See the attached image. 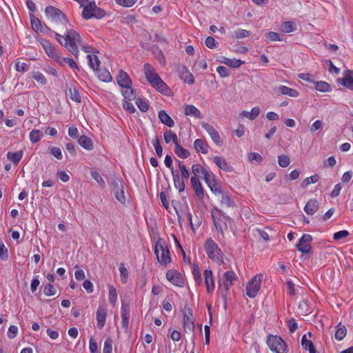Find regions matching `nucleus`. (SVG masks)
Masks as SVG:
<instances>
[{"mask_svg":"<svg viewBox=\"0 0 353 353\" xmlns=\"http://www.w3.org/2000/svg\"><path fill=\"white\" fill-rule=\"evenodd\" d=\"M56 61L59 62L61 65H64L65 64H68L71 68L79 70V67L77 64L74 62V61L72 58L69 57H61L58 55L56 58Z\"/></svg>","mask_w":353,"mask_h":353,"instance_id":"nucleus-30","label":"nucleus"},{"mask_svg":"<svg viewBox=\"0 0 353 353\" xmlns=\"http://www.w3.org/2000/svg\"><path fill=\"white\" fill-rule=\"evenodd\" d=\"M91 176L95 181H97L99 183V184L100 185L101 187H102V188L105 187V181H104L103 179L102 178V176H101V174L98 172L92 171Z\"/></svg>","mask_w":353,"mask_h":353,"instance_id":"nucleus-59","label":"nucleus"},{"mask_svg":"<svg viewBox=\"0 0 353 353\" xmlns=\"http://www.w3.org/2000/svg\"><path fill=\"white\" fill-rule=\"evenodd\" d=\"M190 183L196 196L200 199H203L204 197V190L199 178L196 176H192L190 179Z\"/></svg>","mask_w":353,"mask_h":353,"instance_id":"nucleus-18","label":"nucleus"},{"mask_svg":"<svg viewBox=\"0 0 353 353\" xmlns=\"http://www.w3.org/2000/svg\"><path fill=\"white\" fill-rule=\"evenodd\" d=\"M119 272L121 275V281L123 283H125L128 278V272L125 268L124 263H121L119 265Z\"/></svg>","mask_w":353,"mask_h":353,"instance_id":"nucleus-47","label":"nucleus"},{"mask_svg":"<svg viewBox=\"0 0 353 353\" xmlns=\"http://www.w3.org/2000/svg\"><path fill=\"white\" fill-rule=\"evenodd\" d=\"M159 119L162 123L171 128L174 125V120L166 113L165 110L159 112Z\"/></svg>","mask_w":353,"mask_h":353,"instance_id":"nucleus-26","label":"nucleus"},{"mask_svg":"<svg viewBox=\"0 0 353 353\" xmlns=\"http://www.w3.org/2000/svg\"><path fill=\"white\" fill-rule=\"evenodd\" d=\"M281 37V34L274 32H268L265 34L266 39L272 41H282Z\"/></svg>","mask_w":353,"mask_h":353,"instance_id":"nucleus-58","label":"nucleus"},{"mask_svg":"<svg viewBox=\"0 0 353 353\" xmlns=\"http://www.w3.org/2000/svg\"><path fill=\"white\" fill-rule=\"evenodd\" d=\"M251 35V32L247 30L239 28L234 31L233 37L237 39L248 37Z\"/></svg>","mask_w":353,"mask_h":353,"instance_id":"nucleus-43","label":"nucleus"},{"mask_svg":"<svg viewBox=\"0 0 353 353\" xmlns=\"http://www.w3.org/2000/svg\"><path fill=\"white\" fill-rule=\"evenodd\" d=\"M279 165L282 168H286L290 163V158L285 154H282L278 157Z\"/></svg>","mask_w":353,"mask_h":353,"instance_id":"nucleus-53","label":"nucleus"},{"mask_svg":"<svg viewBox=\"0 0 353 353\" xmlns=\"http://www.w3.org/2000/svg\"><path fill=\"white\" fill-rule=\"evenodd\" d=\"M204 276L207 292L211 294L215 288V282L212 270H205L204 271Z\"/></svg>","mask_w":353,"mask_h":353,"instance_id":"nucleus-16","label":"nucleus"},{"mask_svg":"<svg viewBox=\"0 0 353 353\" xmlns=\"http://www.w3.org/2000/svg\"><path fill=\"white\" fill-rule=\"evenodd\" d=\"M262 277V274H257L248 283L246 286V294L248 297L254 298L256 296L261 288Z\"/></svg>","mask_w":353,"mask_h":353,"instance_id":"nucleus-8","label":"nucleus"},{"mask_svg":"<svg viewBox=\"0 0 353 353\" xmlns=\"http://www.w3.org/2000/svg\"><path fill=\"white\" fill-rule=\"evenodd\" d=\"M95 71L97 72V76L101 81L110 82L112 81V78L108 70L98 68Z\"/></svg>","mask_w":353,"mask_h":353,"instance_id":"nucleus-36","label":"nucleus"},{"mask_svg":"<svg viewBox=\"0 0 353 353\" xmlns=\"http://www.w3.org/2000/svg\"><path fill=\"white\" fill-rule=\"evenodd\" d=\"M66 94L69 96L70 98L76 103H81V97L79 94V91L75 88H68L66 91Z\"/></svg>","mask_w":353,"mask_h":353,"instance_id":"nucleus-33","label":"nucleus"},{"mask_svg":"<svg viewBox=\"0 0 353 353\" xmlns=\"http://www.w3.org/2000/svg\"><path fill=\"white\" fill-rule=\"evenodd\" d=\"M136 104L139 108V110L143 112H147L149 109V105L147 103L145 100L143 99L138 98L136 100Z\"/></svg>","mask_w":353,"mask_h":353,"instance_id":"nucleus-51","label":"nucleus"},{"mask_svg":"<svg viewBox=\"0 0 353 353\" xmlns=\"http://www.w3.org/2000/svg\"><path fill=\"white\" fill-rule=\"evenodd\" d=\"M213 161L221 170L228 172L233 171L232 166L229 165L223 157L216 156L214 157Z\"/></svg>","mask_w":353,"mask_h":353,"instance_id":"nucleus-21","label":"nucleus"},{"mask_svg":"<svg viewBox=\"0 0 353 353\" xmlns=\"http://www.w3.org/2000/svg\"><path fill=\"white\" fill-rule=\"evenodd\" d=\"M184 113L187 116H193L195 118H202L200 110L193 105H186L184 110Z\"/></svg>","mask_w":353,"mask_h":353,"instance_id":"nucleus-27","label":"nucleus"},{"mask_svg":"<svg viewBox=\"0 0 353 353\" xmlns=\"http://www.w3.org/2000/svg\"><path fill=\"white\" fill-rule=\"evenodd\" d=\"M38 41H39L40 44L42 46L43 49L45 50L46 54L52 58L57 57V52L55 48L52 46V44L46 39H38Z\"/></svg>","mask_w":353,"mask_h":353,"instance_id":"nucleus-17","label":"nucleus"},{"mask_svg":"<svg viewBox=\"0 0 353 353\" xmlns=\"http://www.w3.org/2000/svg\"><path fill=\"white\" fill-rule=\"evenodd\" d=\"M90 353H98V346L96 340L92 336L89 341Z\"/></svg>","mask_w":353,"mask_h":353,"instance_id":"nucleus-64","label":"nucleus"},{"mask_svg":"<svg viewBox=\"0 0 353 353\" xmlns=\"http://www.w3.org/2000/svg\"><path fill=\"white\" fill-rule=\"evenodd\" d=\"M194 148L197 152L207 154L208 152L209 145L203 139H197L194 142Z\"/></svg>","mask_w":353,"mask_h":353,"instance_id":"nucleus-24","label":"nucleus"},{"mask_svg":"<svg viewBox=\"0 0 353 353\" xmlns=\"http://www.w3.org/2000/svg\"><path fill=\"white\" fill-rule=\"evenodd\" d=\"M117 80L119 85L121 88L132 85V81L129 75L122 70L119 72Z\"/></svg>","mask_w":353,"mask_h":353,"instance_id":"nucleus-22","label":"nucleus"},{"mask_svg":"<svg viewBox=\"0 0 353 353\" xmlns=\"http://www.w3.org/2000/svg\"><path fill=\"white\" fill-rule=\"evenodd\" d=\"M192 274L194 276V279L196 282V283L200 285L202 283V276L199 270V268L197 265H194L193 269H192Z\"/></svg>","mask_w":353,"mask_h":353,"instance_id":"nucleus-44","label":"nucleus"},{"mask_svg":"<svg viewBox=\"0 0 353 353\" xmlns=\"http://www.w3.org/2000/svg\"><path fill=\"white\" fill-rule=\"evenodd\" d=\"M165 276L173 285L178 287L183 286L184 281L179 272L170 270L166 272Z\"/></svg>","mask_w":353,"mask_h":353,"instance_id":"nucleus-12","label":"nucleus"},{"mask_svg":"<svg viewBox=\"0 0 353 353\" xmlns=\"http://www.w3.org/2000/svg\"><path fill=\"white\" fill-rule=\"evenodd\" d=\"M31 25L32 28L34 31L38 32L39 30H41V26L43 23L41 21L34 16H30Z\"/></svg>","mask_w":353,"mask_h":353,"instance_id":"nucleus-50","label":"nucleus"},{"mask_svg":"<svg viewBox=\"0 0 353 353\" xmlns=\"http://www.w3.org/2000/svg\"><path fill=\"white\" fill-rule=\"evenodd\" d=\"M23 151L19 150L15 152H8L7 154V158L12 161L15 165H17L23 157Z\"/></svg>","mask_w":353,"mask_h":353,"instance_id":"nucleus-35","label":"nucleus"},{"mask_svg":"<svg viewBox=\"0 0 353 353\" xmlns=\"http://www.w3.org/2000/svg\"><path fill=\"white\" fill-rule=\"evenodd\" d=\"M56 292V288L50 283L46 284L43 288V293L48 296H53Z\"/></svg>","mask_w":353,"mask_h":353,"instance_id":"nucleus-54","label":"nucleus"},{"mask_svg":"<svg viewBox=\"0 0 353 353\" xmlns=\"http://www.w3.org/2000/svg\"><path fill=\"white\" fill-rule=\"evenodd\" d=\"M278 91L281 94L288 95L292 97H296L299 95V92L296 90L287 87L285 85H281L278 88Z\"/></svg>","mask_w":353,"mask_h":353,"instance_id":"nucleus-29","label":"nucleus"},{"mask_svg":"<svg viewBox=\"0 0 353 353\" xmlns=\"http://www.w3.org/2000/svg\"><path fill=\"white\" fill-rule=\"evenodd\" d=\"M178 72L180 78L183 79L185 82L188 83L190 85L194 83V77L185 65L179 66Z\"/></svg>","mask_w":353,"mask_h":353,"instance_id":"nucleus-15","label":"nucleus"},{"mask_svg":"<svg viewBox=\"0 0 353 353\" xmlns=\"http://www.w3.org/2000/svg\"><path fill=\"white\" fill-rule=\"evenodd\" d=\"M110 186L116 199L122 204L125 203V196L124 195V182L123 181L114 176L111 179Z\"/></svg>","mask_w":353,"mask_h":353,"instance_id":"nucleus-5","label":"nucleus"},{"mask_svg":"<svg viewBox=\"0 0 353 353\" xmlns=\"http://www.w3.org/2000/svg\"><path fill=\"white\" fill-rule=\"evenodd\" d=\"M350 234L349 232L347 230H341L336 232L334 234L333 239L335 241H339L341 239H345Z\"/></svg>","mask_w":353,"mask_h":353,"instance_id":"nucleus-61","label":"nucleus"},{"mask_svg":"<svg viewBox=\"0 0 353 353\" xmlns=\"http://www.w3.org/2000/svg\"><path fill=\"white\" fill-rule=\"evenodd\" d=\"M32 77L37 82L40 83L42 85H45L46 83V79L41 72H34L32 74Z\"/></svg>","mask_w":353,"mask_h":353,"instance_id":"nucleus-63","label":"nucleus"},{"mask_svg":"<svg viewBox=\"0 0 353 353\" xmlns=\"http://www.w3.org/2000/svg\"><path fill=\"white\" fill-rule=\"evenodd\" d=\"M171 174L172 175L174 187L179 192H183L185 188V181L189 179L190 173H186V175L183 176V172L180 174L177 170H172Z\"/></svg>","mask_w":353,"mask_h":353,"instance_id":"nucleus-10","label":"nucleus"},{"mask_svg":"<svg viewBox=\"0 0 353 353\" xmlns=\"http://www.w3.org/2000/svg\"><path fill=\"white\" fill-rule=\"evenodd\" d=\"M125 90L122 92L123 96L125 99L132 101L136 98L134 90L132 88L131 85L124 87Z\"/></svg>","mask_w":353,"mask_h":353,"instance_id":"nucleus-41","label":"nucleus"},{"mask_svg":"<svg viewBox=\"0 0 353 353\" xmlns=\"http://www.w3.org/2000/svg\"><path fill=\"white\" fill-rule=\"evenodd\" d=\"M174 152L181 159H187L190 155V152L183 148L180 144H176L174 148Z\"/></svg>","mask_w":353,"mask_h":353,"instance_id":"nucleus-37","label":"nucleus"},{"mask_svg":"<svg viewBox=\"0 0 353 353\" xmlns=\"http://www.w3.org/2000/svg\"><path fill=\"white\" fill-rule=\"evenodd\" d=\"M315 88L320 92H330L331 91V85L325 81L315 82Z\"/></svg>","mask_w":353,"mask_h":353,"instance_id":"nucleus-39","label":"nucleus"},{"mask_svg":"<svg viewBox=\"0 0 353 353\" xmlns=\"http://www.w3.org/2000/svg\"><path fill=\"white\" fill-rule=\"evenodd\" d=\"M237 279V276L232 270L225 272L223 278L219 281V290L221 299L224 301L225 306L226 305L227 296L230 287L233 285V281Z\"/></svg>","mask_w":353,"mask_h":353,"instance_id":"nucleus-3","label":"nucleus"},{"mask_svg":"<svg viewBox=\"0 0 353 353\" xmlns=\"http://www.w3.org/2000/svg\"><path fill=\"white\" fill-rule=\"evenodd\" d=\"M309 234H304L302 237L300 239L299 243L296 244V247L298 250L301 252V256L300 259L301 261L305 260L309 254Z\"/></svg>","mask_w":353,"mask_h":353,"instance_id":"nucleus-11","label":"nucleus"},{"mask_svg":"<svg viewBox=\"0 0 353 353\" xmlns=\"http://www.w3.org/2000/svg\"><path fill=\"white\" fill-rule=\"evenodd\" d=\"M208 186L210 188V190L215 194H221L223 193L221 190V185L216 181V180L210 183V184H208Z\"/></svg>","mask_w":353,"mask_h":353,"instance_id":"nucleus-45","label":"nucleus"},{"mask_svg":"<svg viewBox=\"0 0 353 353\" xmlns=\"http://www.w3.org/2000/svg\"><path fill=\"white\" fill-rule=\"evenodd\" d=\"M205 168L200 164H193L192 165V172L194 174V176L199 178L201 174H203Z\"/></svg>","mask_w":353,"mask_h":353,"instance_id":"nucleus-48","label":"nucleus"},{"mask_svg":"<svg viewBox=\"0 0 353 353\" xmlns=\"http://www.w3.org/2000/svg\"><path fill=\"white\" fill-rule=\"evenodd\" d=\"M281 30L285 33H290L294 30V23L292 21H285L281 24Z\"/></svg>","mask_w":353,"mask_h":353,"instance_id":"nucleus-46","label":"nucleus"},{"mask_svg":"<svg viewBox=\"0 0 353 353\" xmlns=\"http://www.w3.org/2000/svg\"><path fill=\"white\" fill-rule=\"evenodd\" d=\"M45 12L46 15H48L49 17H51V19L55 22L60 21L64 25L69 23V21L66 18V15L63 14L59 9L54 6H47L46 8Z\"/></svg>","mask_w":353,"mask_h":353,"instance_id":"nucleus-9","label":"nucleus"},{"mask_svg":"<svg viewBox=\"0 0 353 353\" xmlns=\"http://www.w3.org/2000/svg\"><path fill=\"white\" fill-rule=\"evenodd\" d=\"M79 144L87 150L93 149V143L90 138L85 135H82L78 139Z\"/></svg>","mask_w":353,"mask_h":353,"instance_id":"nucleus-28","label":"nucleus"},{"mask_svg":"<svg viewBox=\"0 0 353 353\" xmlns=\"http://www.w3.org/2000/svg\"><path fill=\"white\" fill-rule=\"evenodd\" d=\"M259 114L260 108L258 106H256L254 107L250 112L243 111L240 115L241 117H246L250 120H254L259 116Z\"/></svg>","mask_w":353,"mask_h":353,"instance_id":"nucleus-34","label":"nucleus"},{"mask_svg":"<svg viewBox=\"0 0 353 353\" xmlns=\"http://www.w3.org/2000/svg\"><path fill=\"white\" fill-rule=\"evenodd\" d=\"M112 339L110 338H107L104 342L103 353H112Z\"/></svg>","mask_w":353,"mask_h":353,"instance_id":"nucleus-56","label":"nucleus"},{"mask_svg":"<svg viewBox=\"0 0 353 353\" xmlns=\"http://www.w3.org/2000/svg\"><path fill=\"white\" fill-rule=\"evenodd\" d=\"M83 7L82 17L86 20L92 18V14H94V10L97 9L95 2L88 1Z\"/></svg>","mask_w":353,"mask_h":353,"instance_id":"nucleus-20","label":"nucleus"},{"mask_svg":"<svg viewBox=\"0 0 353 353\" xmlns=\"http://www.w3.org/2000/svg\"><path fill=\"white\" fill-rule=\"evenodd\" d=\"M87 59L88 60L89 65L92 69L96 70L99 68L101 61L97 56L88 54L87 55Z\"/></svg>","mask_w":353,"mask_h":353,"instance_id":"nucleus-38","label":"nucleus"},{"mask_svg":"<svg viewBox=\"0 0 353 353\" xmlns=\"http://www.w3.org/2000/svg\"><path fill=\"white\" fill-rule=\"evenodd\" d=\"M342 81V84L345 87L353 90V70H347L344 73Z\"/></svg>","mask_w":353,"mask_h":353,"instance_id":"nucleus-25","label":"nucleus"},{"mask_svg":"<svg viewBox=\"0 0 353 353\" xmlns=\"http://www.w3.org/2000/svg\"><path fill=\"white\" fill-rule=\"evenodd\" d=\"M117 299V293L116 288L112 286H109V301L110 303L114 305Z\"/></svg>","mask_w":353,"mask_h":353,"instance_id":"nucleus-49","label":"nucleus"},{"mask_svg":"<svg viewBox=\"0 0 353 353\" xmlns=\"http://www.w3.org/2000/svg\"><path fill=\"white\" fill-rule=\"evenodd\" d=\"M121 326L123 329L127 330L128 328L129 318H130V305L128 303H123L121 309Z\"/></svg>","mask_w":353,"mask_h":353,"instance_id":"nucleus-19","label":"nucleus"},{"mask_svg":"<svg viewBox=\"0 0 353 353\" xmlns=\"http://www.w3.org/2000/svg\"><path fill=\"white\" fill-rule=\"evenodd\" d=\"M143 68L145 78L150 85L159 92L165 95H169L171 91L170 89L159 74L154 72V68L148 63L144 64Z\"/></svg>","mask_w":353,"mask_h":353,"instance_id":"nucleus-2","label":"nucleus"},{"mask_svg":"<svg viewBox=\"0 0 353 353\" xmlns=\"http://www.w3.org/2000/svg\"><path fill=\"white\" fill-rule=\"evenodd\" d=\"M267 344L270 349L276 353L287 352V345L285 341L279 336L269 335L267 339Z\"/></svg>","mask_w":353,"mask_h":353,"instance_id":"nucleus-7","label":"nucleus"},{"mask_svg":"<svg viewBox=\"0 0 353 353\" xmlns=\"http://www.w3.org/2000/svg\"><path fill=\"white\" fill-rule=\"evenodd\" d=\"M208 256L216 262L222 261V252L217 244L212 239L206 240L204 245Z\"/></svg>","mask_w":353,"mask_h":353,"instance_id":"nucleus-6","label":"nucleus"},{"mask_svg":"<svg viewBox=\"0 0 353 353\" xmlns=\"http://www.w3.org/2000/svg\"><path fill=\"white\" fill-rule=\"evenodd\" d=\"M187 310L188 314H184L183 315V329L185 332L189 331L192 332L194 330L192 310L189 307Z\"/></svg>","mask_w":353,"mask_h":353,"instance_id":"nucleus-13","label":"nucleus"},{"mask_svg":"<svg viewBox=\"0 0 353 353\" xmlns=\"http://www.w3.org/2000/svg\"><path fill=\"white\" fill-rule=\"evenodd\" d=\"M202 127L207 131L208 134L215 144L221 145V141L220 140V136L219 132L214 129V128L208 123L203 122L201 123Z\"/></svg>","mask_w":353,"mask_h":353,"instance_id":"nucleus-14","label":"nucleus"},{"mask_svg":"<svg viewBox=\"0 0 353 353\" xmlns=\"http://www.w3.org/2000/svg\"><path fill=\"white\" fill-rule=\"evenodd\" d=\"M152 53L161 65L165 64V59L161 49L158 46L152 47Z\"/></svg>","mask_w":353,"mask_h":353,"instance_id":"nucleus-32","label":"nucleus"},{"mask_svg":"<svg viewBox=\"0 0 353 353\" xmlns=\"http://www.w3.org/2000/svg\"><path fill=\"white\" fill-rule=\"evenodd\" d=\"M56 40L68 51H70L76 59L79 57V48L82 42L80 34L73 29H67L64 35L55 33Z\"/></svg>","mask_w":353,"mask_h":353,"instance_id":"nucleus-1","label":"nucleus"},{"mask_svg":"<svg viewBox=\"0 0 353 353\" xmlns=\"http://www.w3.org/2000/svg\"><path fill=\"white\" fill-rule=\"evenodd\" d=\"M107 317V310L106 309L99 307L97 310V327L99 329H102L105 323V319Z\"/></svg>","mask_w":353,"mask_h":353,"instance_id":"nucleus-23","label":"nucleus"},{"mask_svg":"<svg viewBox=\"0 0 353 353\" xmlns=\"http://www.w3.org/2000/svg\"><path fill=\"white\" fill-rule=\"evenodd\" d=\"M50 153L53 155L56 159L61 160L63 158L61 150L58 147L52 146L50 148Z\"/></svg>","mask_w":353,"mask_h":353,"instance_id":"nucleus-62","label":"nucleus"},{"mask_svg":"<svg viewBox=\"0 0 353 353\" xmlns=\"http://www.w3.org/2000/svg\"><path fill=\"white\" fill-rule=\"evenodd\" d=\"M152 143L155 149L157 155L159 157H161L163 154V148L161 145L160 140L157 136H155L152 139Z\"/></svg>","mask_w":353,"mask_h":353,"instance_id":"nucleus-42","label":"nucleus"},{"mask_svg":"<svg viewBox=\"0 0 353 353\" xmlns=\"http://www.w3.org/2000/svg\"><path fill=\"white\" fill-rule=\"evenodd\" d=\"M245 62L240 60V59H227L226 61L225 62V64L231 67V68H239L240 67L242 64H243Z\"/></svg>","mask_w":353,"mask_h":353,"instance_id":"nucleus-52","label":"nucleus"},{"mask_svg":"<svg viewBox=\"0 0 353 353\" xmlns=\"http://www.w3.org/2000/svg\"><path fill=\"white\" fill-rule=\"evenodd\" d=\"M43 136L42 132L39 130L34 129L30 133V140L32 143H36L39 142Z\"/></svg>","mask_w":353,"mask_h":353,"instance_id":"nucleus-40","label":"nucleus"},{"mask_svg":"<svg viewBox=\"0 0 353 353\" xmlns=\"http://www.w3.org/2000/svg\"><path fill=\"white\" fill-rule=\"evenodd\" d=\"M222 198H221V203L226 205L228 207H233L234 205V201L231 199V198L227 194H224L223 192L221 194Z\"/></svg>","mask_w":353,"mask_h":353,"instance_id":"nucleus-60","label":"nucleus"},{"mask_svg":"<svg viewBox=\"0 0 353 353\" xmlns=\"http://www.w3.org/2000/svg\"><path fill=\"white\" fill-rule=\"evenodd\" d=\"M154 251L158 261L163 265L171 262V257L168 246L164 239L159 238L155 243Z\"/></svg>","mask_w":353,"mask_h":353,"instance_id":"nucleus-4","label":"nucleus"},{"mask_svg":"<svg viewBox=\"0 0 353 353\" xmlns=\"http://www.w3.org/2000/svg\"><path fill=\"white\" fill-rule=\"evenodd\" d=\"M203 179L206 184H210L211 182L216 180L214 174L209 170H205L203 172Z\"/></svg>","mask_w":353,"mask_h":353,"instance_id":"nucleus-55","label":"nucleus"},{"mask_svg":"<svg viewBox=\"0 0 353 353\" xmlns=\"http://www.w3.org/2000/svg\"><path fill=\"white\" fill-rule=\"evenodd\" d=\"M205 46L210 49H214L219 45V43L211 36H209L205 39Z\"/></svg>","mask_w":353,"mask_h":353,"instance_id":"nucleus-57","label":"nucleus"},{"mask_svg":"<svg viewBox=\"0 0 353 353\" xmlns=\"http://www.w3.org/2000/svg\"><path fill=\"white\" fill-rule=\"evenodd\" d=\"M336 330L335 332L334 337L338 341H341L344 339V337L347 334V328L345 325H342L341 323H339L336 326Z\"/></svg>","mask_w":353,"mask_h":353,"instance_id":"nucleus-31","label":"nucleus"}]
</instances>
